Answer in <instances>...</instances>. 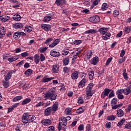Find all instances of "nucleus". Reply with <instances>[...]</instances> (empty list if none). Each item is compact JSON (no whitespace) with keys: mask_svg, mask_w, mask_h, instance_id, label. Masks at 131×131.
Segmentation results:
<instances>
[{"mask_svg":"<svg viewBox=\"0 0 131 131\" xmlns=\"http://www.w3.org/2000/svg\"><path fill=\"white\" fill-rule=\"evenodd\" d=\"M43 99L45 100H50L53 101L57 99V94L55 93V91L53 89L49 90L46 94L43 95Z\"/></svg>","mask_w":131,"mask_h":131,"instance_id":"f257e3e1","label":"nucleus"},{"mask_svg":"<svg viewBox=\"0 0 131 131\" xmlns=\"http://www.w3.org/2000/svg\"><path fill=\"white\" fill-rule=\"evenodd\" d=\"M36 119L34 116L29 115L27 113H24L22 116L21 121L23 123H29V122H32Z\"/></svg>","mask_w":131,"mask_h":131,"instance_id":"f03ea898","label":"nucleus"},{"mask_svg":"<svg viewBox=\"0 0 131 131\" xmlns=\"http://www.w3.org/2000/svg\"><path fill=\"white\" fill-rule=\"evenodd\" d=\"M53 38H49L45 41V44L49 45V48H51L52 49L54 48V47H56V46H57V45H58V43L60 42V39H56L53 42V43L50 45V42H51V41H53Z\"/></svg>","mask_w":131,"mask_h":131,"instance_id":"7ed1b4c3","label":"nucleus"},{"mask_svg":"<svg viewBox=\"0 0 131 131\" xmlns=\"http://www.w3.org/2000/svg\"><path fill=\"white\" fill-rule=\"evenodd\" d=\"M67 125V121L66 117H61L59 120V125L58 126V129L59 131L62 129V127H65Z\"/></svg>","mask_w":131,"mask_h":131,"instance_id":"20e7f679","label":"nucleus"},{"mask_svg":"<svg viewBox=\"0 0 131 131\" xmlns=\"http://www.w3.org/2000/svg\"><path fill=\"white\" fill-rule=\"evenodd\" d=\"M21 36H26V33L23 32H16L13 34V37L15 39H19Z\"/></svg>","mask_w":131,"mask_h":131,"instance_id":"39448f33","label":"nucleus"},{"mask_svg":"<svg viewBox=\"0 0 131 131\" xmlns=\"http://www.w3.org/2000/svg\"><path fill=\"white\" fill-rule=\"evenodd\" d=\"M90 22L92 23H97V22H100V17L98 15H95L89 18Z\"/></svg>","mask_w":131,"mask_h":131,"instance_id":"423d86ee","label":"nucleus"},{"mask_svg":"<svg viewBox=\"0 0 131 131\" xmlns=\"http://www.w3.org/2000/svg\"><path fill=\"white\" fill-rule=\"evenodd\" d=\"M111 91H112V90L105 89L101 94V98L104 99L105 97H107L108 95H109V93H110V92H111Z\"/></svg>","mask_w":131,"mask_h":131,"instance_id":"0eeeda50","label":"nucleus"},{"mask_svg":"<svg viewBox=\"0 0 131 131\" xmlns=\"http://www.w3.org/2000/svg\"><path fill=\"white\" fill-rule=\"evenodd\" d=\"M11 20V17L7 15H2L0 16V21L1 22H7V21H10Z\"/></svg>","mask_w":131,"mask_h":131,"instance_id":"6e6552de","label":"nucleus"},{"mask_svg":"<svg viewBox=\"0 0 131 131\" xmlns=\"http://www.w3.org/2000/svg\"><path fill=\"white\" fill-rule=\"evenodd\" d=\"M87 81L86 79H82L79 83H78V88L79 89H82L85 85V83H86Z\"/></svg>","mask_w":131,"mask_h":131,"instance_id":"1a4fd4ad","label":"nucleus"},{"mask_svg":"<svg viewBox=\"0 0 131 131\" xmlns=\"http://www.w3.org/2000/svg\"><path fill=\"white\" fill-rule=\"evenodd\" d=\"M50 55L52 57H55V58H57L60 56L61 55V54H60V52H59V51L51 50L50 51Z\"/></svg>","mask_w":131,"mask_h":131,"instance_id":"9d476101","label":"nucleus"},{"mask_svg":"<svg viewBox=\"0 0 131 131\" xmlns=\"http://www.w3.org/2000/svg\"><path fill=\"white\" fill-rule=\"evenodd\" d=\"M41 123L43 125H50L52 123V121L50 119H45L41 121Z\"/></svg>","mask_w":131,"mask_h":131,"instance_id":"9b49d317","label":"nucleus"},{"mask_svg":"<svg viewBox=\"0 0 131 131\" xmlns=\"http://www.w3.org/2000/svg\"><path fill=\"white\" fill-rule=\"evenodd\" d=\"M14 72V71H10L8 72L6 76L5 77V79L6 81H8V80H10L11 79V77H12V74H13V73Z\"/></svg>","mask_w":131,"mask_h":131,"instance_id":"f8f14e48","label":"nucleus"},{"mask_svg":"<svg viewBox=\"0 0 131 131\" xmlns=\"http://www.w3.org/2000/svg\"><path fill=\"white\" fill-rule=\"evenodd\" d=\"M79 74V72H78V71H76L74 73H72L71 75V77L72 79H74V80L77 79V78H78Z\"/></svg>","mask_w":131,"mask_h":131,"instance_id":"ddd939ff","label":"nucleus"},{"mask_svg":"<svg viewBox=\"0 0 131 131\" xmlns=\"http://www.w3.org/2000/svg\"><path fill=\"white\" fill-rule=\"evenodd\" d=\"M54 77H50L48 78V76H45L41 80V82L46 83V82H49V81H51V80H52V79H54Z\"/></svg>","mask_w":131,"mask_h":131,"instance_id":"4468645a","label":"nucleus"},{"mask_svg":"<svg viewBox=\"0 0 131 131\" xmlns=\"http://www.w3.org/2000/svg\"><path fill=\"white\" fill-rule=\"evenodd\" d=\"M6 35V29L4 27H0V37L2 38Z\"/></svg>","mask_w":131,"mask_h":131,"instance_id":"2eb2a0df","label":"nucleus"},{"mask_svg":"<svg viewBox=\"0 0 131 131\" xmlns=\"http://www.w3.org/2000/svg\"><path fill=\"white\" fill-rule=\"evenodd\" d=\"M98 62H99V57L98 56L93 57L91 60V63L93 65H97Z\"/></svg>","mask_w":131,"mask_h":131,"instance_id":"dca6fc26","label":"nucleus"},{"mask_svg":"<svg viewBox=\"0 0 131 131\" xmlns=\"http://www.w3.org/2000/svg\"><path fill=\"white\" fill-rule=\"evenodd\" d=\"M124 94L125 96H127V95H129L131 93V85H129L126 89H123Z\"/></svg>","mask_w":131,"mask_h":131,"instance_id":"f3484780","label":"nucleus"},{"mask_svg":"<svg viewBox=\"0 0 131 131\" xmlns=\"http://www.w3.org/2000/svg\"><path fill=\"white\" fill-rule=\"evenodd\" d=\"M14 28H15V29H22L23 27H24L23 24L21 23H15L13 24V25Z\"/></svg>","mask_w":131,"mask_h":131,"instance_id":"a211bd4d","label":"nucleus"},{"mask_svg":"<svg viewBox=\"0 0 131 131\" xmlns=\"http://www.w3.org/2000/svg\"><path fill=\"white\" fill-rule=\"evenodd\" d=\"M110 36H111V34L110 33H106L102 36V38L104 40H107V39L110 38Z\"/></svg>","mask_w":131,"mask_h":131,"instance_id":"6ab92c4d","label":"nucleus"},{"mask_svg":"<svg viewBox=\"0 0 131 131\" xmlns=\"http://www.w3.org/2000/svg\"><path fill=\"white\" fill-rule=\"evenodd\" d=\"M52 111V107H48L45 111V115H47V116H49V115H50Z\"/></svg>","mask_w":131,"mask_h":131,"instance_id":"aec40b11","label":"nucleus"},{"mask_svg":"<svg viewBox=\"0 0 131 131\" xmlns=\"http://www.w3.org/2000/svg\"><path fill=\"white\" fill-rule=\"evenodd\" d=\"M41 28L42 29H44V30H45L46 31H48L50 30V29H51V25L42 24Z\"/></svg>","mask_w":131,"mask_h":131,"instance_id":"412c9836","label":"nucleus"},{"mask_svg":"<svg viewBox=\"0 0 131 131\" xmlns=\"http://www.w3.org/2000/svg\"><path fill=\"white\" fill-rule=\"evenodd\" d=\"M58 106H59V104L57 102H56L51 107V110H52L53 112H56V110H58Z\"/></svg>","mask_w":131,"mask_h":131,"instance_id":"4be33fe9","label":"nucleus"},{"mask_svg":"<svg viewBox=\"0 0 131 131\" xmlns=\"http://www.w3.org/2000/svg\"><path fill=\"white\" fill-rule=\"evenodd\" d=\"M108 31V28H101L99 29V32L100 33H101V34H105V33H107V32Z\"/></svg>","mask_w":131,"mask_h":131,"instance_id":"5701e85b","label":"nucleus"},{"mask_svg":"<svg viewBox=\"0 0 131 131\" xmlns=\"http://www.w3.org/2000/svg\"><path fill=\"white\" fill-rule=\"evenodd\" d=\"M89 76L90 80H93L94 79V76H95V74L93 70L89 71Z\"/></svg>","mask_w":131,"mask_h":131,"instance_id":"b1692460","label":"nucleus"},{"mask_svg":"<svg viewBox=\"0 0 131 131\" xmlns=\"http://www.w3.org/2000/svg\"><path fill=\"white\" fill-rule=\"evenodd\" d=\"M52 72L53 73H58V71H59V66L58 65H54L53 66L52 68Z\"/></svg>","mask_w":131,"mask_h":131,"instance_id":"393cba45","label":"nucleus"},{"mask_svg":"<svg viewBox=\"0 0 131 131\" xmlns=\"http://www.w3.org/2000/svg\"><path fill=\"white\" fill-rule=\"evenodd\" d=\"M24 31L27 33H29L32 31V27H31L30 26H26L24 29Z\"/></svg>","mask_w":131,"mask_h":131,"instance_id":"a878e982","label":"nucleus"},{"mask_svg":"<svg viewBox=\"0 0 131 131\" xmlns=\"http://www.w3.org/2000/svg\"><path fill=\"white\" fill-rule=\"evenodd\" d=\"M69 62H70L69 57H66L63 59V65L64 66H67L69 64Z\"/></svg>","mask_w":131,"mask_h":131,"instance_id":"bb28decb","label":"nucleus"},{"mask_svg":"<svg viewBox=\"0 0 131 131\" xmlns=\"http://www.w3.org/2000/svg\"><path fill=\"white\" fill-rule=\"evenodd\" d=\"M92 56H93V52L91 50H89L87 52V53L85 55V58L89 60V59H91V58H92Z\"/></svg>","mask_w":131,"mask_h":131,"instance_id":"cd10ccee","label":"nucleus"},{"mask_svg":"<svg viewBox=\"0 0 131 131\" xmlns=\"http://www.w3.org/2000/svg\"><path fill=\"white\" fill-rule=\"evenodd\" d=\"M124 115V113H123V111L122 110L120 109L117 111V116L118 117H122Z\"/></svg>","mask_w":131,"mask_h":131,"instance_id":"c85d7f7f","label":"nucleus"},{"mask_svg":"<svg viewBox=\"0 0 131 131\" xmlns=\"http://www.w3.org/2000/svg\"><path fill=\"white\" fill-rule=\"evenodd\" d=\"M12 19L15 21H20L21 20V16L19 14H15L13 16Z\"/></svg>","mask_w":131,"mask_h":131,"instance_id":"c756f323","label":"nucleus"},{"mask_svg":"<svg viewBox=\"0 0 131 131\" xmlns=\"http://www.w3.org/2000/svg\"><path fill=\"white\" fill-rule=\"evenodd\" d=\"M94 86V84L93 83H90L89 84L88 86L86 89V92H92L93 87Z\"/></svg>","mask_w":131,"mask_h":131,"instance_id":"7c9ffc66","label":"nucleus"},{"mask_svg":"<svg viewBox=\"0 0 131 131\" xmlns=\"http://www.w3.org/2000/svg\"><path fill=\"white\" fill-rule=\"evenodd\" d=\"M34 58L35 63H36V64H38V63H39V61L40 60L39 55H38V54H36L35 55Z\"/></svg>","mask_w":131,"mask_h":131,"instance_id":"2f4dec72","label":"nucleus"},{"mask_svg":"<svg viewBox=\"0 0 131 131\" xmlns=\"http://www.w3.org/2000/svg\"><path fill=\"white\" fill-rule=\"evenodd\" d=\"M30 102H31V98H26L23 100L21 105H26V104H28Z\"/></svg>","mask_w":131,"mask_h":131,"instance_id":"473e14b6","label":"nucleus"},{"mask_svg":"<svg viewBox=\"0 0 131 131\" xmlns=\"http://www.w3.org/2000/svg\"><path fill=\"white\" fill-rule=\"evenodd\" d=\"M114 105L115 104L111 105L112 108L113 110L117 109V108H119L120 107H122V105H123V104L120 103V104H119L117 105Z\"/></svg>","mask_w":131,"mask_h":131,"instance_id":"72a5a7b5","label":"nucleus"},{"mask_svg":"<svg viewBox=\"0 0 131 131\" xmlns=\"http://www.w3.org/2000/svg\"><path fill=\"white\" fill-rule=\"evenodd\" d=\"M130 31L131 27L130 26L125 27L124 28V31L125 32L126 34H127V33H129V32H130Z\"/></svg>","mask_w":131,"mask_h":131,"instance_id":"f704fd0d","label":"nucleus"},{"mask_svg":"<svg viewBox=\"0 0 131 131\" xmlns=\"http://www.w3.org/2000/svg\"><path fill=\"white\" fill-rule=\"evenodd\" d=\"M45 105V102L43 101H40L39 103H37L35 105V107L36 108H39L40 107H42Z\"/></svg>","mask_w":131,"mask_h":131,"instance_id":"c9c22d12","label":"nucleus"},{"mask_svg":"<svg viewBox=\"0 0 131 131\" xmlns=\"http://www.w3.org/2000/svg\"><path fill=\"white\" fill-rule=\"evenodd\" d=\"M23 97L22 96H18L14 97L13 99V102H18V101H20Z\"/></svg>","mask_w":131,"mask_h":131,"instance_id":"e433bc0d","label":"nucleus"},{"mask_svg":"<svg viewBox=\"0 0 131 131\" xmlns=\"http://www.w3.org/2000/svg\"><path fill=\"white\" fill-rule=\"evenodd\" d=\"M84 112V110L82 107H79L76 111V113L78 114H80L81 113H83Z\"/></svg>","mask_w":131,"mask_h":131,"instance_id":"4c0bfd02","label":"nucleus"},{"mask_svg":"<svg viewBox=\"0 0 131 131\" xmlns=\"http://www.w3.org/2000/svg\"><path fill=\"white\" fill-rule=\"evenodd\" d=\"M97 33V31H96L95 30H94V29L88 30L85 32V33L86 34H89V33L94 34V33Z\"/></svg>","mask_w":131,"mask_h":131,"instance_id":"58836bf2","label":"nucleus"},{"mask_svg":"<svg viewBox=\"0 0 131 131\" xmlns=\"http://www.w3.org/2000/svg\"><path fill=\"white\" fill-rule=\"evenodd\" d=\"M16 60H18V57H13L8 58V61H9V62L10 63H12V62H14Z\"/></svg>","mask_w":131,"mask_h":131,"instance_id":"ea45409f","label":"nucleus"},{"mask_svg":"<svg viewBox=\"0 0 131 131\" xmlns=\"http://www.w3.org/2000/svg\"><path fill=\"white\" fill-rule=\"evenodd\" d=\"M51 20H52V17L49 16H45L43 19V22H49Z\"/></svg>","mask_w":131,"mask_h":131,"instance_id":"a19ab883","label":"nucleus"},{"mask_svg":"<svg viewBox=\"0 0 131 131\" xmlns=\"http://www.w3.org/2000/svg\"><path fill=\"white\" fill-rule=\"evenodd\" d=\"M83 103H84L83 97L82 96L79 97L78 99V104H83Z\"/></svg>","mask_w":131,"mask_h":131,"instance_id":"79ce46f5","label":"nucleus"},{"mask_svg":"<svg viewBox=\"0 0 131 131\" xmlns=\"http://www.w3.org/2000/svg\"><path fill=\"white\" fill-rule=\"evenodd\" d=\"M82 42V40H76L73 42V45H74V46H77L78 45H80Z\"/></svg>","mask_w":131,"mask_h":131,"instance_id":"37998d69","label":"nucleus"},{"mask_svg":"<svg viewBox=\"0 0 131 131\" xmlns=\"http://www.w3.org/2000/svg\"><path fill=\"white\" fill-rule=\"evenodd\" d=\"M108 9V5H107V3H103L101 7V10L102 11H105V10H107Z\"/></svg>","mask_w":131,"mask_h":131,"instance_id":"c03bdc74","label":"nucleus"},{"mask_svg":"<svg viewBox=\"0 0 131 131\" xmlns=\"http://www.w3.org/2000/svg\"><path fill=\"white\" fill-rule=\"evenodd\" d=\"M68 54H69V50H68V49H63L62 51V55H63V56H67Z\"/></svg>","mask_w":131,"mask_h":131,"instance_id":"a18cd8bd","label":"nucleus"},{"mask_svg":"<svg viewBox=\"0 0 131 131\" xmlns=\"http://www.w3.org/2000/svg\"><path fill=\"white\" fill-rule=\"evenodd\" d=\"M123 76L125 80H127V79H128V76H127V73H126V70H125L123 72Z\"/></svg>","mask_w":131,"mask_h":131,"instance_id":"49530a36","label":"nucleus"},{"mask_svg":"<svg viewBox=\"0 0 131 131\" xmlns=\"http://www.w3.org/2000/svg\"><path fill=\"white\" fill-rule=\"evenodd\" d=\"M115 118H116V117L114 115H110V116H108L107 117V120H112V121H113L115 119Z\"/></svg>","mask_w":131,"mask_h":131,"instance_id":"de8ad7c7","label":"nucleus"},{"mask_svg":"<svg viewBox=\"0 0 131 131\" xmlns=\"http://www.w3.org/2000/svg\"><path fill=\"white\" fill-rule=\"evenodd\" d=\"M47 50H48V48L47 47H41L39 49V51L40 53H45Z\"/></svg>","mask_w":131,"mask_h":131,"instance_id":"09e8293b","label":"nucleus"},{"mask_svg":"<svg viewBox=\"0 0 131 131\" xmlns=\"http://www.w3.org/2000/svg\"><path fill=\"white\" fill-rule=\"evenodd\" d=\"M125 121V119H122L120 122H118L117 125L118 126H121Z\"/></svg>","mask_w":131,"mask_h":131,"instance_id":"8fccbe9b","label":"nucleus"},{"mask_svg":"<svg viewBox=\"0 0 131 131\" xmlns=\"http://www.w3.org/2000/svg\"><path fill=\"white\" fill-rule=\"evenodd\" d=\"M72 111V108L70 107L67 108L65 110V114H70L71 112Z\"/></svg>","mask_w":131,"mask_h":131,"instance_id":"3c124183","label":"nucleus"},{"mask_svg":"<svg viewBox=\"0 0 131 131\" xmlns=\"http://www.w3.org/2000/svg\"><path fill=\"white\" fill-rule=\"evenodd\" d=\"M39 58H40V61H41V62H43V61H46V57L42 54H41L40 55Z\"/></svg>","mask_w":131,"mask_h":131,"instance_id":"603ef678","label":"nucleus"},{"mask_svg":"<svg viewBox=\"0 0 131 131\" xmlns=\"http://www.w3.org/2000/svg\"><path fill=\"white\" fill-rule=\"evenodd\" d=\"M32 73V70L31 69H28L25 72V74H26V75H31Z\"/></svg>","mask_w":131,"mask_h":131,"instance_id":"864d4df0","label":"nucleus"},{"mask_svg":"<svg viewBox=\"0 0 131 131\" xmlns=\"http://www.w3.org/2000/svg\"><path fill=\"white\" fill-rule=\"evenodd\" d=\"M3 85H4V88H5V89H8V88H9V86H10V83H9V82L4 81Z\"/></svg>","mask_w":131,"mask_h":131,"instance_id":"5fc2aeb1","label":"nucleus"},{"mask_svg":"<svg viewBox=\"0 0 131 131\" xmlns=\"http://www.w3.org/2000/svg\"><path fill=\"white\" fill-rule=\"evenodd\" d=\"M86 95L89 99H90L94 95V93H92V92H86Z\"/></svg>","mask_w":131,"mask_h":131,"instance_id":"6e6d98bb","label":"nucleus"},{"mask_svg":"<svg viewBox=\"0 0 131 131\" xmlns=\"http://www.w3.org/2000/svg\"><path fill=\"white\" fill-rule=\"evenodd\" d=\"M113 59V58H112V57H110L109 58L107 59V60H106V66H108V65H109L110 64V63L111 62V61H112V59Z\"/></svg>","mask_w":131,"mask_h":131,"instance_id":"4d7b16f0","label":"nucleus"},{"mask_svg":"<svg viewBox=\"0 0 131 131\" xmlns=\"http://www.w3.org/2000/svg\"><path fill=\"white\" fill-rule=\"evenodd\" d=\"M80 77L82 78V79H85V77H86V73L84 72H81L80 73Z\"/></svg>","mask_w":131,"mask_h":131,"instance_id":"13d9d810","label":"nucleus"},{"mask_svg":"<svg viewBox=\"0 0 131 131\" xmlns=\"http://www.w3.org/2000/svg\"><path fill=\"white\" fill-rule=\"evenodd\" d=\"M111 105H116L117 104V99L113 98L111 101Z\"/></svg>","mask_w":131,"mask_h":131,"instance_id":"bf43d9fd","label":"nucleus"},{"mask_svg":"<svg viewBox=\"0 0 131 131\" xmlns=\"http://www.w3.org/2000/svg\"><path fill=\"white\" fill-rule=\"evenodd\" d=\"M99 1L100 0H94L93 1V5L92 6V7H93L92 8H94V7L97 6V5L99 4Z\"/></svg>","mask_w":131,"mask_h":131,"instance_id":"052dcab7","label":"nucleus"},{"mask_svg":"<svg viewBox=\"0 0 131 131\" xmlns=\"http://www.w3.org/2000/svg\"><path fill=\"white\" fill-rule=\"evenodd\" d=\"M117 95H121L122 94H124L123 89H120L116 92Z\"/></svg>","mask_w":131,"mask_h":131,"instance_id":"680f3d73","label":"nucleus"},{"mask_svg":"<svg viewBox=\"0 0 131 131\" xmlns=\"http://www.w3.org/2000/svg\"><path fill=\"white\" fill-rule=\"evenodd\" d=\"M119 16V11L116 10L114 11V17H117Z\"/></svg>","mask_w":131,"mask_h":131,"instance_id":"e2e57ef3","label":"nucleus"},{"mask_svg":"<svg viewBox=\"0 0 131 131\" xmlns=\"http://www.w3.org/2000/svg\"><path fill=\"white\" fill-rule=\"evenodd\" d=\"M78 129L79 131H81V130H83L84 129V126L82 124H80L78 127Z\"/></svg>","mask_w":131,"mask_h":131,"instance_id":"0e129e2a","label":"nucleus"},{"mask_svg":"<svg viewBox=\"0 0 131 131\" xmlns=\"http://www.w3.org/2000/svg\"><path fill=\"white\" fill-rule=\"evenodd\" d=\"M63 72L64 73H68L69 72V68L68 67H64L63 68Z\"/></svg>","mask_w":131,"mask_h":131,"instance_id":"69168bd1","label":"nucleus"},{"mask_svg":"<svg viewBox=\"0 0 131 131\" xmlns=\"http://www.w3.org/2000/svg\"><path fill=\"white\" fill-rule=\"evenodd\" d=\"M105 127L106 128H111V122H108L105 124Z\"/></svg>","mask_w":131,"mask_h":131,"instance_id":"338daca9","label":"nucleus"},{"mask_svg":"<svg viewBox=\"0 0 131 131\" xmlns=\"http://www.w3.org/2000/svg\"><path fill=\"white\" fill-rule=\"evenodd\" d=\"M125 128H128L129 129H131V123H127L125 125Z\"/></svg>","mask_w":131,"mask_h":131,"instance_id":"774afa93","label":"nucleus"}]
</instances>
